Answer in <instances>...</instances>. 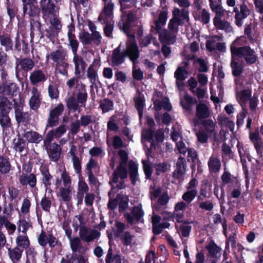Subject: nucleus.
Segmentation results:
<instances>
[{
	"instance_id": "f257e3e1",
	"label": "nucleus",
	"mask_w": 263,
	"mask_h": 263,
	"mask_svg": "<svg viewBox=\"0 0 263 263\" xmlns=\"http://www.w3.org/2000/svg\"><path fill=\"white\" fill-rule=\"evenodd\" d=\"M118 155L120 157V163L116 169L113 172L110 179H112V182L120 180L119 182L118 187H124L125 179L128 177L129 174L130 181L133 185L136 184L137 181H140L138 174V165L133 160L129 162L128 170L127 164L128 160V156L126 151L121 149L118 152Z\"/></svg>"
},
{
	"instance_id": "f03ea898",
	"label": "nucleus",
	"mask_w": 263,
	"mask_h": 263,
	"mask_svg": "<svg viewBox=\"0 0 263 263\" xmlns=\"http://www.w3.org/2000/svg\"><path fill=\"white\" fill-rule=\"evenodd\" d=\"M0 45L6 52L12 51L25 55L30 52L28 41L18 32L13 36L10 32L0 29Z\"/></svg>"
},
{
	"instance_id": "7ed1b4c3",
	"label": "nucleus",
	"mask_w": 263,
	"mask_h": 263,
	"mask_svg": "<svg viewBox=\"0 0 263 263\" xmlns=\"http://www.w3.org/2000/svg\"><path fill=\"white\" fill-rule=\"evenodd\" d=\"M239 40L236 39L230 46L232 55H235L239 58H243L246 64L248 65L254 64L258 60V57L255 50L250 46L236 47Z\"/></svg>"
},
{
	"instance_id": "20e7f679",
	"label": "nucleus",
	"mask_w": 263,
	"mask_h": 263,
	"mask_svg": "<svg viewBox=\"0 0 263 263\" xmlns=\"http://www.w3.org/2000/svg\"><path fill=\"white\" fill-rule=\"evenodd\" d=\"M15 73L18 80L26 79L28 72L35 66L34 61L29 57H15Z\"/></svg>"
},
{
	"instance_id": "39448f33",
	"label": "nucleus",
	"mask_w": 263,
	"mask_h": 263,
	"mask_svg": "<svg viewBox=\"0 0 263 263\" xmlns=\"http://www.w3.org/2000/svg\"><path fill=\"white\" fill-rule=\"evenodd\" d=\"M75 217L79 220V224L74 222L73 226L76 231L80 228L79 236L82 240L89 242L100 237L101 233L97 230L93 229L89 232V229L84 225V218L82 215H76Z\"/></svg>"
},
{
	"instance_id": "423d86ee",
	"label": "nucleus",
	"mask_w": 263,
	"mask_h": 263,
	"mask_svg": "<svg viewBox=\"0 0 263 263\" xmlns=\"http://www.w3.org/2000/svg\"><path fill=\"white\" fill-rule=\"evenodd\" d=\"M124 52L125 57H128L135 66L140 57V52L135 36L130 35V39H128V41L126 42V49Z\"/></svg>"
},
{
	"instance_id": "0eeeda50",
	"label": "nucleus",
	"mask_w": 263,
	"mask_h": 263,
	"mask_svg": "<svg viewBox=\"0 0 263 263\" xmlns=\"http://www.w3.org/2000/svg\"><path fill=\"white\" fill-rule=\"evenodd\" d=\"M79 38L85 48H86L87 45L92 44L96 46H100L102 39L99 31H95L93 33H89L85 30L79 33Z\"/></svg>"
},
{
	"instance_id": "6e6552de",
	"label": "nucleus",
	"mask_w": 263,
	"mask_h": 263,
	"mask_svg": "<svg viewBox=\"0 0 263 263\" xmlns=\"http://www.w3.org/2000/svg\"><path fill=\"white\" fill-rule=\"evenodd\" d=\"M112 179H109V181L108 182V184L110 186V189L108 193V195L109 197V201L107 204V208L110 210H114L117 208V206L118 204V199L117 197V195L116 197L114 198L115 195L117 193V190H123L126 188V184L124 182V187L120 188L118 187L119 182V181H116L112 182Z\"/></svg>"
},
{
	"instance_id": "1a4fd4ad",
	"label": "nucleus",
	"mask_w": 263,
	"mask_h": 263,
	"mask_svg": "<svg viewBox=\"0 0 263 263\" xmlns=\"http://www.w3.org/2000/svg\"><path fill=\"white\" fill-rule=\"evenodd\" d=\"M13 108L14 109L15 118L16 122L20 123L28 124L30 121V115L27 112H24L23 104L21 101H17L16 99L13 98Z\"/></svg>"
},
{
	"instance_id": "9d476101",
	"label": "nucleus",
	"mask_w": 263,
	"mask_h": 263,
	"mask_svg": "<svg viewBox=\"0 0 263 263\" xmlns=\"http://www.w3.org/2000/svg\"><path fill=\"white\" fill-rule=\"evenodd\" d=\"M37 242L42 247H45L47 244L53 249L56 246H61V242L51 233L47 234L46 232L42 230L37 236Z\"/></svg>"
},
{
	"instance_id": "9b49d317",
	"label": "nucleus",
	"mask_w": 263,
	"mask_h": 263,
	"mask_svg": "<svg viewBox=\"0 0 263 263\" xmlns=\"http://www.w3.org/2000/svg\"><path fill=\"white\" fill-rule=\"evenodd\" d=\"M19 89V87L15 83L11 82H0V95L4 96L13 98L16 96Z\"/></svg>"
},
{
	"instance_id": "f8f14e48",
	"label": "nucleus",
	"mask_w": 263,
	"mask_h": 263,
	"mask_svg": "<svg viewBox=\"0 0 263 263\" xmlns=\"http://www.w3.org/2000/svg\"><path fill=\"white\" fill-rule=\"evenodd\" d=\"M144 212L142 209L141 205H135L133 207L131 211V214L128 212L125 213L124 217L126 221L130 225H133L134 223V219L138 222H141V218L144 216Z\"/></svg>"
},
{
	"instance_id": "ddd939ff",
	"label": "nucleus",
	"mask_w": 263,
	"mask_h": 263,
	"mask_svg": "<svg viewBox=\"0 0 263 263\" xmlns=\"http://www.w3.org/2000/svg\"><path fill=\"white\" fill-rule=\"evenodd\" d=\"M73 61L74 64V74L78 79H81L84 75L86 63L83 58L78 54L73 56Z\"/></svg>"
},
{
	"instance_id": "4468645a",
	"label": "nucleus",
	"mask_w": 263,
	"mask_h": 263,
	"mask_svg": "<svg viewBox=\"0 0 263 263\" xmlns=\"http://www.w3.org/2000/svg\"><path fill=\"white\" fill-rule=\"evenodd\" d=\"M210 112L207 105L203 103L197 104L196 109L195 120L197 124H201L203 119L209 118Z\"/></svg>"
},
{
	"instance_id": "2eb2a0df",
	"label": "nucleus",
	"mask_w": 263,
	"mask_h": 263,
	"mask_svg": "<svg viewBox=\"0 0 263 263\" xmlns=\"http://www.w3.org/2000/svg\"><path fill=\"white\" fill-rule=\"evenodd\" d=\"M40 6L44 16L49 17L54 14L55 5L53 0H40Z\"/></svg>"
},
{
	"instance_id": "dca6fc26",
	"label": "nucleus",
	"mask_w": 263,
	"mask_h": 263,
	"mask_svg": "<svg viewBox=\"0 0 263 263\" xmlns=\"http://www.w3.org/2000/svg\"><path fill=\"white\" fill-rule=\"evenodd\" d=\"M47 79L46 73L42 69H35L31 72L29 76L30 83L36 85L39 83H44Z\"/></svg>"
},
{
	"instance_id": "f3484780",
	"label": "nucleus",
	"mask_w": 263,
	"mask_h": 263,
	"mask_svg": "<svg viewBox=\"0 0 263 263\" xmlns=\"http://www.w3.org/2000/svg\"><path fill=\"white\" fill-rule=\"evenodd\" d=\"M125 55L124 51H121V44L115 48L111 54V63L112 66H118L125 61Z\"/></svg>"
},
{
	"instance_id": "a211bd4d",
	"label": "nucleus",
	"mask_w": 263,
	"mask_h": 263,
	"mask_svg": "<svg viewBox=\"0 0 263 263\" xmlns=\"http://www.w3.org/2000/svg\"><path fill=\"white\" fill-rule=\"evenodd\" d=\"M250 10L245 3L241 5L239 13L235 15V24L239 27H241L243 24V20L250 14Z\"/></svg>"
},
{
	"instance_id": "6ab92c4d",
	"label": "nucleus",
	"mask_w": 263,
	"mask_h": 263,
	"mask_svg": "<svg viewBox=\"0 0 263 263\" xmlns=\"http://www.w3.org/2000/svg\"><path fill=\"white\" fill-rule=\"evenodd\" d=\"M30 35L32 39L34 36V31H37L40 38L44 37L43 31L42 29V25L40 22V16L36 18H30Z\"/></svg>"
},
{
	"instance_id": "aec40b11",
	"label": "nucleus",
	"mask_w": 263,
	"mask_h": 263,
	"mask_svg": "<svg viewBox=\"0 0 263 263\" xmlns=\"http://www.w3.org/2000/svg\"><path fill=\"white\" fill-rule=\"evenodd\" d=\"M159 39L162 44H173L176 41V34L164 29L159 33Z\"/></svg>"
},
{
	"instance_id": "412c9836",
	"label": "nucleus",
	"mask_w": 263,
	"mask_h": 263,
	"mask_svg": "<svg viewBox=\"0 0 263 263\" xmlns=\"http://www.w3.org/2000/svg\"><path fill=\"white\" fill-rule=\"evenodd\" d=\"M36 3L31 4H23V13L24 14L28 15L30 18H36L40 16L41 10L37 6L35 5Z\"/></svg>"
},
{
	"instance_id": "4be33fe9",
	"label": "nucleus",
	"mask_w": 263,
	"mask_h": 263,
	"mask_svg": "<svg viewBox=\"0 0 263 263\" xmlns=\"http://www.w3.org/2000/svg\"><path fill=\"white\" fill-rule=\"evenodd\" d=\"M186 164L185 158L180 156L176 164V168L173 174L174 178L180 180L182 178L185 173Z\"/></svg>"
},
{
	"instance_id": "5701e85b",
	"label": "nucleus",
	"mask_w": 263,
	"mask_h": 263,
	"mask_svg": "<svg viewBox=\"0 0 263 263\" xmlns=\"http://www.w3.org/2000/svg\"><path fill=\"white\" fill-rule=\"evenodd\" d=\"M12 102L7 97L0 95V115L9 114L13 108Z\"/></svg>"
},
{
	"instance_id": "b1692460",
	"label": "nucleus",
	"mask_w": 263,
	"mask_h": 263,
	"mask_svg": "<svg viewBox=\"0 0 263 263\" xmlns=\"http://www.w3.org/2000/svg\"><path fill=\"white\" fill-rule=\"evenodd\" d=\"M138 95L134 98L135 106L137 109L140 118L143 116V109L145 106V98L143 94H142L139 90L137 92Z\"/></svg>"
},
{
	"instance_id": "393cba45",
	"label": "nucleus",
	"mask_w": 263,
	"mask_h": 263,
	"mask_svg": "<svg viewBox=\"0 0 263 263\" xmlns=\"http://www.w3.org/2000/svg\"><path fill=\"white\" fill-rule=\"evenodd\" d=\"M61 148L60 145L55 142L51 143V147L49 148L47 151L50 159L54 162H57L59 160L61 154Z\"/></svg>"
},
{
	"instance_id": "a878e982",
	"label": "nucleus",
	"mask_w": 263,
	"mask_h": 263,
	"mask_svg": "<svg viewBox=\"0 0 263 263\" xmlns=\"http://www.w3.org/2000/svg\"><path fill=\"white\" fill-rule=\"evenodd\" d=\"M50 57V59L57 64L65 60L67 57V54L64 49L61 47L60 48L53 51L49 55H47L46 58L47 59Z\"/></svg>"
},
{
	"instance_id": "bb28decb",
	"label": "nucleus",
	"mask_w": 263,
	"mask_h": 263,
	"mask_svg": "<svg viewBox=\"0 0 263 263\" xmlns=\"http://www.w3.org/2000/svg\"><path fill=\"white\" fill-rule=\"evenodd\" d=\"M232 55L230 66L232 69V74L234 77H240L243 71V65L240 63Z\"/></svg>"
},
{
	"instance_id": "cd10ccee",
	"label": "nucleus",
	"mask_w": 263,
	"mask_h": 263,
	"mask_svg": "<svg viewBox=\"0 0 263 263\" xmlns=\"http://www.w3.org/2000/svg\"><path fill=\"white\" fill-rule=\"evenodd\" d=\"M23 251L22 249L16 246L13 248H8L9 257L13 263H18L21 260Z\"/></svg>"
},
{
	"instance_id": "c85d7f7f",
	"label": "nucleus",
	"mask_w": 263,
	"mask_h": 263,
	"mask_svg": "<svg viewBox=\"0 0 263 263\" xmlns=\"http://www.w3.org/2000/svg\"><path fill=\"white\" fill-rule=\"evenodd\" d=\"M208 165L210 173H217L220 170L221 163L218 158L212 155L209 159Z\"/></svg>"
},
{
	"instance_id": "c756f323",
	"label": "nucleus",
	"mask_w": 263,
	"mask_h": 263,
	"mask_svg": "<svg viewBox=\"0 0 263 263\" xmlns=\"http://www.w3.org/2000/svg\"><path fill=\"white\" fill-rule=\"evenodd\" d=\"M183 98L184 101H181L180 102L182 107L186 111H191L192 109V106L197 104L198 100L188 93H185L184 95Z\"/></svg>"
},
{
	"instance_id": "7c9ffc66",
	"label": "nucleus",
	"mask_w": 263,
	"mask_h": 263,
	"mask_svg": "<svg viewBox=\"0 0 263 263\" xmlns=\"http://www.w3.org/2000/svg\"><path fill=\"white\" fill-rule=\"evenodd\" d=\"M222 17L214 18L213 24L215 28L218 30H224L226 32H231L232 28L230 23L226 20H222Z\"/></svg>"
},
{
	"instance_id": "2f4dec72",
	"label": "nucleus",
	"mask_w": 263,
	"mask_h": 263,
	"mask_svg": "<svg viewBox=\"0 0 263 263\" xmlns=\"http://www.w3.org/2000/svg\"><path fill=\"white\" fill-rule=\"evenodd\" d=\"M88 95L85 84L81 83V90H79L76 95V100L80 104V107H85L87 100Z\"/></svg>"
},
{
	"instance_id": "473e14b6",
	"label": "nucleus",
	"mask_w": 263,
	"mask_h": 263,
	"mask_svg": "<svg viewBox=\"0 0 263 263\" xmlns=\"http://www.w3.org/2000/svg\"><path fill=\"white\" fill-rule=\"evenodd\" d=\"M23 137L29 143H39L42 140L43 137L36 132L30 130L25 132Z\"/></svg>"
},
{
	"instance_id": "72a5a7b5",
	"label": "nucleus",
	"mask_w": 263,
	"mask_h": 263,
	"mask_svg": "<svg viewBox=\"0 0 263 263\" xmlns=\"http://www.w3.org/2000/svg\"><path fill=\"white\" fill-rule=\"evenodd\" d=\"M15 243L16 246L23 251L29 248L30 246V240L27 234H18L15 239Z\"/></svg>"
},
{
	"instance_id": "f704fd0d",
	"label": "nucleus",
	"mask_w": 263,
	"mask_h": 263,
	"mask_svg": "<svg viewBox=\"0 0 263 263\" xmlns=\"http://www.w3.org/2000/svg\"><path fill=\"white\" fill-rule=\"evenodd\" d=\"M32 92L33 95L31 97L29 100V105L31 109L36 110L40 106L41 101L39 98L40 93L36 88H33Z\"/></svg>"
},
{
	"instance_id": "c9c22d12",
	"label": "nucleus",
	"mask_w": 263,
	"mask_h": 263,
	"mask_svg": "<svg viewBox=\"0 0 263 263\" xmlns=\"http://www.w3.org/2000/svg\"><path fill=\"white\" fill-rule=\"evenodd\" d=\"M206 249L208 251L209 256L211 258H217L221 256V249L218 247L213 241H212L206 246Z\"/></svg>"
},
{
	"instance_id": "e433bc0d",
	"label": "nucleus",
	"mask_w": 263,
	"mask_h": 263,
	"mask_svg": "<svg viewBox=\"0 0 263 263\" xmlns=\"http://www.w3.org/2000/svg\"><path fill=\"white\" fill-rule=\"evenodd\" d=\"M0 125L3 133L7 134L9 131L12 124L9 114L0 115Z\"/></svg>"
},
{
	"instance_id": "4c0bfd02",
	"label": "nucleus",
	"mask_w": 263,
	"mask_h": 263,
	"mask_svg": "<svg viewBox=\"0 0 263 263\" xmlns=\"http://www.w3.org/2000/svg\"><path fill=\"white\" fill-rule=\"evenodd\" d=\"M99 108L102 111V113H106L114 109V103L112 100L106 98L101 100L99 103Z\"/></svg>"
},
{
	"instance_id": "58836bf2",
	"label": "nucleus",
	"mask_w": 263,
	"mask_h": 263,
	"mask_svg": "<svg viewBox=\"0 0 263 263\" xmlns=\"http://www.w3.org/2000/svg\"><path fill=\"white\" fill-rule=\"evenodd\" d=\"M40 171L42 176V182L46 189H48L51 185V180L52 179V176L50 174L49 169L46 167L41 168Z\"/></svg>"
},
{
	"instance_id": "ea45409f",
	"label": "nucleus",
	"mask_w": 263,
	"mask_h": 263,
	"mask_svg": "<svg viewBox=\"0 0 263 263\" xmlns=\"http://www.w3.org/2000/svg\"><path fill=\"white\" fill-rule=\"evenodd\" d=\"M11 163L7 157L0 156V173L6 174L8 173L11 169Z\"/></svg>"
},
{
	"instance_id": "a19ab883",
	"label": "nucleus",
	"mask_w": 263,
	"mask_h": 263,
	"mask_svg": "<svg viewBox=\"0 0 263 263\" xmlns=\"http://www.w3.org/2000/svg\"><path fill=\"white\" fill-rule=\"evenodd\" d=\"M119 204V212L121 213L124 212L128 207L129 199L127 195L122 194H117Z\"/></svg>"
},
{
	"instance_id": "79ce46f5",
	"label": "nucleus",
	"mask_w": 263,
	"mask_h": 263,
	"mask_svg": "<svg viewBox=\"0 0 263 263\" xmlns=\"http://www.w3.org/2000/svg\"><path fill=\"white\" fill-rule=\"evenodd\" d=\"M59 191L62 201L67 203L71 200V187H61Z\"/></svg>"
},
{
	"instance_id": "37998d69",
	"label": "nucleus",
	"mask_w": 263,
	"mask_h": 263,
	"mask_svg": "<svg viewBox=\"0 0 263 263\" xmlns=\"http://www.w3.org/2000/svg\"><path fill=\"white\" fill-rule=\"evenodd\" d=\"M66 130L67 128L66 125L62 124L55 129L50 130L48 133L51 137H53V139H59L66 132Z\"/></svg>"
},
{
	"instance_id": "c03bdc74",
	"label": "nucleus",
	"mask_w": 263,
	"mask_h": 263,
	"mask_svg": "<svg viewBox=\"0 0 263 263\" xmlns=\"http://www.w3.org/2000/svg\"><path fill=\"white\" fill-rule=\"evenodd\" d=\"M87 76L92 85L96 86L98 78L97 72L94 69L93 64H91L88 68Z\"/></svg>"
},
{
	"instance_id": "a18cd8bd",
	"label": "nucleus",
	"mask_w": 263,
	"mask_h": 263,
	"mask_svg": "<svg viewBox=\"0 0 263 263\" xmlns=\"http://www.w3.org/2000/svg\"><path fill=\"white\" fill-rule=\"evenodd\" d=\"M8 192L10 196V201H14L17 204L18 201L21 199V197L19 196L20 190L17 187L11 186L8 187Z\"/></svg>"
},
{
	"instance_id": "49530a36",
	"label": "nucleus",
	"mask_w": 263,
	"mask_h": 263,
	"mask_svg": "<svg viewBox=\"0 0 263 263\" xmlns=\"http://www.w3.org/2000/svg\"><path fill=\"white\" fill-rule=\"evenodd\" d=\"M209 5L212 11L216 13L215 16L214 18L222 17L224 16V10L221 5L219 4L215 5L214 4L213 0L209 1Z\"/></svg>"
},
{
	"instance_id": "de8ad7c7",
	"label": "nucleus",
	"mask_w": 263,
	"mask_h": 263,
	"mask_svg": "<svg viewBox=\"0 0 263 263\" xmlns=\"http://www.w3.org/2000/svg\"><path fill=\"white\" fill-rule=\"evenodd\" d=\"M66 106L69 111L76 112L80 108V104L73 96L69 97L66 101Z\"/></svg>"
},
{
	"instance_id": "09e8293b",
	"label": "nucleus",
	"mask_w": 263,
	"mask_h": 263,
	"mask_svg": "<svg viewBox=\"0 0 263 263\" xmlns=\"http://www.w3.org/2000/svg\"><path fill=\"white\" fill-rule=\"evenodd\" d=\"M19 137L17 139H14L13 140L14 149L19 153H22L27 146L26 141L22 138Z\"/></svg>"
},
{
	"instance_id": "8fccbe9b",
	"label": "nucleus",
	"mask_w": 263,
	"mask_h": 263,
	"mask_svg": "<svg viewBox=\"0 0 263 263\" xmlns=\"http://www.w3.org/2000/svg\"><path fill=\"white\" fill-rule=\"evenodd\" d=\"M197 190H187L182 196V199L187 203H190L197 195Z\"/></svg>"
},
{
	"instance_id": "3c124183",
	"label": "nucleus",
	"mask_w": 263,
	"mask_h": 263,
	"mask_svg": "<svg viewBox=\"0 0 263 263\" xmlns=\"http://www.w3.org/2000/svg\"><path fill=\"white\" fill-rule=\"evenodd\" d=\"M120 29L127 35L128 39H130V35L135 36L134 33H131V27L133 26V24L125 20L123 24L120 23L118 25Z\"/></svg>"
},
{
	"instance_id": "603ef678",
	"label": "nucleus",
	"mask_w": 263,
	"mask_h": 263,
	"mask_svg": "<svg viewBox=\"0 0 263 263\" xmlns=\"http://www.w3.org/2000/svg\"><path fill=\"white\" fill-rule=\"evenodd\" d=\"M189 11L184 8L182 9L180 11L178 8H175L173 11V17H181L183 20H186V21H189Z\"/></svg>"
},
{
	"instance_id": "864d4df0",
	"label": "nucleus",
	"mask_w": 263,
	"mask_h": 263,
	"mask_svg": "<svg viewBox=\"0 0 263 263\" xmlns=\"http://www.w3.org/2000/svg\"><path fill=\"white\" fill-rule=\"evenodd\" d=\"M108 3H104V7L103 8V13L106 18H110L113 15V10L114 8V4L110 1Z\"/></svg>"
},
{
	"instance_id": "5fc2aeb1",
	"label": "nucleus",
	"mask_w": 263,
	"mask_h": 263,
	"mask_svg": "<svg viewBox=\"0 0 263 263\" xmlns=\"http://www.w3.org/2000/svg\"><path fill=\"white\" fill-rule=\"evenodd\" d=\"M202 124L204 127L205 131L210 134L214 133L215 130V124L211 119L204 120L202 122Z\"/></svg>"
},
{
	"instance_id": "6e6d98bb",
	"label": "nucleus",
	"mask_w": 263,
	"mask_h": 263,
	"mask_svg": "<svg viewBox=\"0 0 263 263\" xmlns=\"http://www.w3.org/2000/svg\"><path fill=\"white\" fill-rule=\"evenodd\" d=\"M187 74V71L185 68L179 67L174 73V77L176 81H183L186 79Z\"/></svg>"
},
{
	"instance_id": "4d7b16f0",
	"label": "nucleus",
	"mask_w": 263,
	"mask_h": 263,
	"mask_svg": "<svg viewBox=\"0 0 263 263\" xmlns=\"http://www.w3.org/2000/svg\"><path fill=\"white\" fill-rule=\"evenodd\" d=\"M69 67V64L65 62V60L59 62L56 64V68L58 70L59 72L63 75H68V68Z\"/></svg>"
},
{
	"instance_id": "13d9d810",
	"label": "nucleus",
	"mask_w": 263,
	"mask_h": 263,
	"mask_svg": "<svg viewBox=\"0 0 263 263\" xmlns=\"http://www.w3.org/2000/svg\"><path fill=\"white\" fill-rule=\"evenodd\" d=\"M222 157H228L229 159H233L234 154L233 153L231 147L226 143H223L221 146Z\"/></svg>"
},
{
	"instance_id": "bf43d9fd",
	"label": "nucleus",
	"mask_w": 263,
	"mask_h": 263,
	"mask_svg": "<svg viewBox=\"0 0 263 263\" xmlns=\"http://www.w3.org/2000/svg\"><path fill=\"white\" fill-rule=\"evenodd\" d=\"M155 131L153 128H143L141 132V137L147 141H151L154 138Z\"/></svg>"
},
{
	"instance_id": "052dcab7",
	"label": "nucleus",
	"mask_w": 263,
	"mask_h": 263,
	"mask_svg": "<svg viewBox=\"0 0 263 263\" xmlns=\"http://www.w3.org/2000/svg\"><path fill=\"white\" fill-rule=\"evenodd\" d=\"M60 118H58L51 114L49 113V116L47 121V124L46 125V129L48 127H54L57 126L59 123Z\"/></svg>"
},
{
	"instance_id": "680f3d73",
	"label": "nucleus",
	"mask_w": 263,
	"mask_h": 263,
	"mask_svg": "<svg viewBox=\"0 0 263 263\" xmlns=\"http://www.w3.org/2000/svg\"><path fill=\"white\" fill-rule=\"evenodd\" d=\"M64 110V106L62 103H60L54 108L50 109L49 113L52 115L58 117V118H60V116L62 114Z\"/></svg>"
},
{
	"instance_id": "e2e57ef3",
	"label": "nucleus",
	"mask_w": 263,
	"mask_h": 263,
	"mask_svg": "<svg viewBox=\"0 0 263 263\" xmlns=\"http://www.w3.org/2000/svg\"><path fill=\"white\" fill-rule=\"evenodd\" d=\"M133 236L128 231L124 232L121 236V240L125 246H130L133 240Z\"/></svg>"
},
{
	"instance_id": "0e129e2a",
	"label": "nucleus",
	"mask_w": 263,
	"mask_h": 263,
	"mask_svg": "<svg viewBox=\"0 0 263 263\" xmlns=\"http://www.w3.org/2000/svg\"><path fill=\"white\" fill-rule=\"evenodd\" d=\"M143 164V169L145 176V179H151L153 173V169L151 165L145 161H142Z\"/></svg>"
},
{
	"instance_id": "69168bd1",
	"label": "nucleus",
	"mask_w": 263,
	"mask_h": 263,
	"mask_svg": "<svg viewBox=\"0 0 263 263\" xmlns=\"http://www.w3.org/2000/svg\"><path fill=\"white\" fill-rule=\"evenodd\" d=\"M49 26L54 29V30L60 32L62 29V24L61 21L58 18L54 17L50 20Z\"/></svg>"
},
{
	"instance_id": "338daca9",
	"label": "nucleus",
	"mask_w": 263,
	"mask_h": 263,
	"mask_svg": "<svg viewBox=\"0 0 263 263\" xmlns=\"http://www.w3.org/2000/svg\"><path fill=\"white\" fill-rule=\"evenodd\" d=\"M46 34L45 36L50 40H52L58 37L59 31L54 29L52 28L50 26L45 29Z\"/></svg>"
},
{
	"instance_id": "774afa93",
	"label": "nucleus",
	"mask_w": 263,
	"mask_h": 263,
	"mask_svg": "<svg viewBox=\"0 0 263 263\" xmlns=\"http://www.w3.org/2000/svg\"><path fill=\"white\" fill-rule=\"evenodd\" d=\"M200 13L201 14L199 16V20L203 24H208L210 20V13L205 9H203Z\"/></svg>"
}]
</instances>
